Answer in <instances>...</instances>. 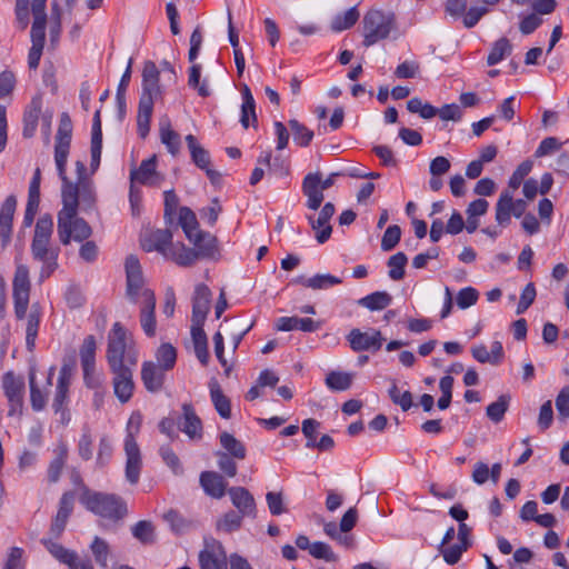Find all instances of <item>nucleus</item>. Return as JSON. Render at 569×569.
Wrapping results in <instances>:
<instances>
[{
  "label": "nucleus",
  "mask_w": 569,
  "mask_h": 569,
  "mask_svg": "<svg viewBox=\"0 0 569 569\" xmlns=\"http://www.w3.org/2000/svg\"><path fill=\"white\" fill-rule=\"evenodd\" d=\"M53 232V220L50 214L41 216L34 228V234L31 242V254L33 260L41 263L39 271V281L43 282L58 269L59 247L51 244Z\"/></svg>",
  "instance_id": "f257e3e1"
},
{
  "label": "nucleus",
  "mask_w": 569,
  "mask_h": 569,
  "mask_svg": "<svg viewBox=\"0 0 569 569\" xmlns=\"http://www.w3.org/2000/svg\"><path fill=\"white\" fill-rule=\"evenodd\" d=\"M164 222L169 227L167 229H157L150 232L142 241L146 251H158L166 259L178 262V256L174 251L172 237L173 232L170 228L178 226V197L174 189L164 191Z\"/></svg>",
  "instance_id": "f03ea898"
},
{
  "label": "nucleus",
  "mask_w": 569,
  "mask_h": 569,
  "mask_svg": "<svg viewBox=\"0 0 569 569\" xmlns=\"http://www.w3.org/2000/svg\"><path fill=\"white\" fill-rule=\"evenodd\" d=\"M77 182H72L67 177V167H63V172L58 173L62 181L61 186V200L62 207L66 208L68 198H73L74 210L81 209L88 211L94 208L97 201V193L94 182L87 176V168L80 160L76 161Z\"/></svg>",
  "instance_id": "7ed1b4c3"
},
{
  "label": "nucleus",
  "mask_w": 569,
  "mask_h": 569,
  "mask_svg": "<svg viewBox=\"0 0 569 569\" xmlns=\"http://www.w3.org/2000/svg\"><path fill=\"white\" fill-rule=\"evenodd\" d=\"M106 358L110 368L134 367L138 362L136 341L120 322H114L108 333Z\"/></svg>",
  "instance_id": "20e7f679"
},
{
  "label": "nucleus",
  "mask_w": 569,
  "mask_h": 569,
  "mask_svg": "<svg viewBox=\"0 0 569 569\" xmlns=\"http://www.w3.org/2000/svg\"><path fill=\"white\" fill-rule=\"evenodd\" d=\"M73 198H68L66 208L58 212V237L62 244L67 246L74 240L82 242L88 240L92 234V229L89 223L78 217V210H74Z\"/></svg>",
  "instance_id": "39448f33"
},
{
  "label": "nucleus",
  "mask_w": 569,
  "mask_h": 569,
  "mask_svg": "<svg viewBox=\"0 0 569 569\" xmlns=\"http://www.w3.org/2000/svg\"><path fill=\"white\" fill-rule=\"evenodd\" d=\"M80 501L91 512L113 521L122 519L127 513L126 505L114 495L84 490Z\"/></svg>",
  "instance_id": "423d86ee"
},
{
  "label": "nucleus",
  "mask_w": 569,
  "mask_h": 569,
  "mask_svg": "<svg viewBox=\"0 0 569 569\" xmlns=\"http://www.w3.org/2000/svg\"><path fill=\"white\" fill-rule=\"evenodd\" d=\"M365 47H371L380 40L387 39L395 29V16L381 10L368 11L362 20Z\"/></svg>",
  "instance_id": "0eeeda50"
},
{
  "label": "nucleus",
  "mask_w": 569,
  "mask_h": 569,
  "mask_svg": "<svg viewBox=\"0 0 569 569\" xmlns=\"http://www.w3.org/2000/svg\"><path fill=\"white\" fill-rule=\"evenodd\" d=\"M202 44V33L199 28H196L190 37V49L188 52V60L191 67L188 69L187 84L190 89L197 91L198 96L207 98L211 94L208 79L200 81L202 66L196 62Z\"/></svg>",
  "instance_id": "6e6552de"
},
{
  "label": "nucleus",
  "mask_w": 569,
  "mask_h": 569,
  "mask_svg": "<svg viewBox=\"0 0 569 569\" xmlns=\"http://www.w3.org/2000/svg\"><path fill=\"white\" fill-rule=\"evenodd\" d=\"M339 176L340 173L332 172L322 179V173L319 171L308 173L301 186L302 193L307 197L306 207L313 211L318 210L325 199L323 192L335 184Z\"/></svg>",
  "instance_id": "1a4fd4ad"
},
{
  "label": "nucleus",
  "mask_w": 569,
  "mask_h": 569,
  "mask_svg": "<svg viewBox=\"0 0 569 569\" xmlns=\"http://www.w3.org/2000/svg\"><path fill=\"white\" fill-rule=\"evenodd\" d=\"M30 289L29 268L23 263L16 262V271L12 279V297L14 315L18 320H22L26 317L30 300Z\"/></svg>",
  "instance_id": "9d476101"
},
{
  "label": "nucleus",
  "mask_w": 569,
  "mask_h": 569,
  "mask_svg": "<svg viewBox=\"0 0 569 569\" xmlns=\"http://www.w3.org/2000/svg\"><path fill=\"white\" fill-rule=\"evenodd\" d=\"M186 148L191 162L200 170L204 171L211 183L217 184L221 181V173L211 168V157L209 151L200 143L193 134L184 137Z\"/></svg>",
  "instance_id": "9b49d317"
},
{
  "label": "nucleus",
  "mask_w": 569,
  "mask_h": 569,
  "mask_svg": "<svg viewBox=\"0 0 569 569\" xmlns=\"http://www.w3.org/2000/svg\"><path fill=\"white\" fill-rule=\"evenodd\" d=\"M71 137L72 122L69 114L64 112L60 117L54 143V162L58 173H62L63 167H67Z\"/></svg>",
  "instance_id": "f8f14e48"
},
{
  "label": "nucleus",
  "mask_w": 569,
  "mask_h": 569,
  "mask_svg": "<svg viewBox=\"0 0 569 569\" xmlns=\"http://www.w3.org/2000/svg\"><path fill=\"white\" fill-rule=\"evenodd\" d=\"M41 543L56 560L68 566L69 569H93L90 559L80 558L76 551L64 548L52 538H42Z\"/></svg>",
  "instance_id": "ddd939ff"
},
{
  "label": "nucleus",
  "mask_w": 569,
  "mask_h": 569,
  "mask_svg": "<svg viewBox=\"0 0 569 569\" xmlns=\"http://www.w3.org/2000/svg\"><path fill=\"white\" fill-rule=\"evenodd\" d=\"M2 389L9 402V416L21 413L24 396V380L8 371L2 376Z\"/></svg>",
  "instance_id": "4468645a"
},
{
  "label": "nucleus",
  "mask_w": 569,
  "mask_h": 569,
  "mask_svg": "<svg viewBox=\"0 0 569 569\" xmlns=\"http://www.w3.org/2000/svg\"><path fill=\"white\" fill-rule=\"evenodd\" d=\"M126 274H127V296L133 303L142 301V293L144 290H150L144 287L141 266L136 256H129L126 259Z\"/></svg>",
  "instance_id": "2eb2a0df"
},
{
  "label": "nucleus",
  "mask_w": 569,
  "mask_h": 569,
  "mask_svg": "<svg viewBox=\"0 0 569 569\" xmlns=\"http://www.w3.org/2000/svg\"><path fill=\"white\" fill-rule=\"evenodd\" d=\"M126 452V479L131 485H137L142 469V457L134 436L129 431L124 439Z\"/></svg>",
  "instance_id": "dca6fc26"
},
{
  "label": "nucleus",
  "mask_w": 569,
  "mask_h": 569,
  "mask_svg": "<svg viewBox=\"0 0 569 569\" xmlns=\"http://www.w3.org/2000/svg\"><path fill=\"white\" fill-rule=\"evenodd\" d=\"M132 368L129 366L110 368L113 391L121 403L128 402L134 390Z\"/></svg>",
  "instance_id": "f3484780"
},
{
  "label": "nucleus",
  "mask_w": 569,
  "mask_h": 569,
  "mask_svg": "<svg viewBox=\"0 0 569 569\" xmlns=\"http://www.w3.org/2000/svg\"><path fill=\"white\" fill-rule=\"evenodd\" d=\"M347 340L349 342L350 348L356 351H378L383 342V338L379 330H370L368 332H362L359 329H352L347 336Z\"/></svg>",
  "instance_id": "a211bd4d"
},
{
  "label": "nucleus",
  "mask_w": 569,
  "mask_h": 569,
  "mask_svg": "<svg viewBox=\"0 0 569 569\" xmlns=\"http://www.w3.org/2000/svg\"><path fill=\"white\" fill-rule=\"evenodd\" d=\"M140 303V326L147 337H154L157 330L156 321V296L152 290H144Z\"/></svg>",
  "instance_id": "6ab92c4d"
},
{
  "label": "nucleus",
  "mask_w": 569,
  "mask_h": 569,
  "mask_svg": "<svg viewBox=\"0 0 569 569\" xmlns=\"http://www.w3.org/2000/svg\"><path fill=\"white\" fill-rule=\"evenodd\" d=\"M159 73L160 71L153 61L144 62L142 70V92L139 101H154V98L160 93Z\"/></svg>",
  "instance_id": "aec40b11"
},
{
  "label": "nucleus",
  "mask_w": 569,
  "mask_h": 569,
  "mask_svg": "<svg viewBox=\"0 0 569 569\" xmlns=\"http://www.w3.org/2000/svg\"><path fill=\"white\" fill-rule=\"evenodd\" d=\"M199 563L201 569H228V558L220 542L212 545L199 553Z\"/></svg>",
  "instance_id": "412c9836"
},
{
  "label": "nucleus",
  "mask_w": 569,
  "mask_h": 569,
  "mask_svg": "<svg viewBox=\"0 0 569 569\" xmlns=\"http://www.w3.org/2000/svg\"><path fill=\"white\" fill-rule=\"evenodd\" d=\"M16 208L17 199L14 196L7 197L0 207V239L2 247H6L11 240Z\"/></svg>",
  "instance_id": "4be33fe9"
},
{
  "label": "nucleus",
  "mask_w": 569,
  "mask_h": 569,
  "mask_svg": "<svg viewBox=\"0 0 569 569\" xmlns=\"http://www.w3.org/2000/svg\"><path fill=\"white\" fill-rule=\"evenodd\" d=\"M168 370L156 365L153 361H144L141 366V380L150 392L161 390Z\"/></svg>",
  "instance_id": "5701e85b"
},
{
  "label": "nucleus",
  "mask_w": 569,
  "mask_h": 569,
  "mask_svg": "<svg viewBox=\"0 0 569 569\" xmlns=\"http://www.w3.org/2000/svg\"><path fill=\"white\" fill-rule=\"evenodd\" d=\"M228 495L238 512L246 517H256L257 508L253 496L243 487H231Z\"/></svg>",
  "instance_id": "b1692460"
},
{
  "label": "nucleus",
  "mask_w": 569,
  "mask_h": 569,
  "mask_svg": "<svg viewBox=\"0 0 569 569\" xmlns=\"http://www.w3.org/2000/svg\"><path fill=\"white\" fill-rule=\"evenodd\" d=\"M97 342L93 336H87L80 348V361L83 370L84 381L90 386V379L96 369Z\"/></svg>",
  "instance_id": "393cba45"
},
{
  "label": "nucleus",
  "mask_w": 569,
  "mask_h": 569,
  "mask_svg": "<svg viewBox=\"0 0 569 569\" xmlns=\"http://www.w3.org/2000/svg\"><path fill=\"white\" fill-rule=\"evenodd\" d=\"M183 422L180 428L192 441H200L203 437V426L200 417L196 413L191 405L182 406Z\"/></svg>",
  "instance_id": "a878e982"
},
{
  "label": "nucleus",
  "mask_w": 569,
  "mask_h": 569,
  "mask_svg": "<svg viewBox=\"0 0 569 569\" xmlns=\"http://www.w3.org/2000/svg\"><path fill=\"white\" fill-rule=\"evenodd\" d=\"M157 156L153 154L149 159L143 160L138 169L131 170V184L139 182L141 184L154 186L158 183V173L156 171Z\"/></svg>",
  "instance_id": "bb28decb"
},
{
  "label": "nucleus",
  "mask_w": 569,
  "mask_h": 569,
  "mask_svg": "<svg viewBox=\"0 0 569 569\" xmlns=\"http://www.w3.org/2000/svg\"><path fill=\"white\" fill-rule=\"evenodd\" d=\"M42 318L41 306L36 302L31 306L29 313H26V346L29 351H32L36 347V339Z\"/></svg>",
  "instance_id": "cd10ccee"
},
{
  "label": "nucleus",
  "mask_w": 569,
  "mask_h": 569,
  "mask_svg": "<svg viewBox=\"0 0 569 569\" xmlns=\"http://www.w3.org/2000/svg\"><path fill=\"white\" fill-rule=\"evenodd\" d=\"M187 240L192 248L204 250L206 254L213 259L220 254L219 241L217 237L209 231L202 230L198 233H193L191 237H187Z\"/></svg>",
  "instance_id": "c85d7f7f"
},
{
  "label": "nucleus",
  "mask_w": 569,
  "mask_h": 569,
  "mask_svg": "<svg viewBox=\"0 0 569 569\" xmlns=\"http://www.w3.org/2000/svg\"><path fill=\"white\" fill-rule=\"evenodd\" d=\"M200 485L204 492L214 499H220L226 493L227 482L218 472L203 471L200 475Z\"/></svg>",
  "instance_id": "c756f323"
},
{
  "label": "nucleus",
  "mask_w": 569,
  "mask_h": 569,
  "mask_svg": "<svg viewBox=\"0 0 569 569\" xmlns=\"http://www.w3.org/2000/svg\"><path fill=\"white\" fill-rule=\"evenodd\" d=\"M320 327L321 323L311 318L281 317L277 321V329L280 331L301 330L303 332H315Z\"/></svg>",
  "instance_id": "7c9ffc66"
},
{
  "label": "nucleus",
  "mask_w": 569,
  "mask_h": 569,
  "mask_svg": "<svg viewBox=\"0 0 569 569\" xmlns=\"http://www.w3.org/2000/svg\"><path fill=\"white\" fill-rule=\"evenodd\" d=\"M42 109V100L40 97H34L23 112V136L31 138L38 126L39 117Z\"/></svg>",
  "instance_id": "2f4dec72"
},
{
  "label": "nucleus",
  "mask_w": 569,
  "mask_h": 569,
  "mask_svg": "<svg viewBox=\"0 0 569 569\" xmlns=\"http://www.w3.org/2000/svg\"><path fill=\"white\" fill-rule=\"evenodd\" d=\"M242 96V104H241V117L240 123L244 129H248L250 126V119L252 120V126L257 128L258 120L256 113V102L247 84L243 86L241 91Z\"/></svg>",
  "instance_id": "473e14b6"
},
{
  "label": "nucleus",
  "mask_w": 569,
  "mask_h": 569,
  "mask_svg": "<svg viewBox=\"0 0 569 569\" xmlns=\"http://www.w3.org/2000/svg\"><path fill=\"white\" fill-rule=\"evenodd\" d=\"M210 398L214 409L219 416L223 419L231 417V403L227 396H224L220 385L216 380H211L209 383Z\"/></svg>",
  "instance_id": "72a5a7b5"
},
{
  "label": "nucleus",
  "mask_w": 569,
  "mask_h": 569,
  "mask_svg": "<svg viewBox=\"0 0 569 569\" xmlns=\"http://www.w3.org/2000/svg\"><path fill=\"white\" fill-rule=\"evenodd\" d=\"M190 333L196 357L199 362L206 367L209 362L210 356L208 351V338L203 327H191Z\"/></svg>",
  "instance_id": "f704fd0d"
},
{
  "label": "nucleus",
  "mask_w": 569,
  "mask_h": 569,
  "mask_svg": "<svg viewBox=\"0 0 569 569\" xmlns=\"http://www.w3.org/2000/svg\"><path fill=\"white\" fill-rule=\"evenodd\" d=\"M70 386V369L68 366H63L60 369L57 387H56V395L52 403V408L56 412H59L63 409V406L68 398V391Z\"/></svg>",
  "instance_id": "c9c22d12"
},
{
  "label": "nucleus",
  "mask_w": 569,
  "mask_h": 569,
  "mask_svg": "<svg viewBox=\"0 0 569 569\" xmlns=\"http://www.w3.org/2000/svg\"><path fill=\"white\" fill-rule=\"evenodd\" d=\"M159 136L167 150L176 156L178 152V134L173 130L171 120L167 116L159 119Z\"/></svg>",
  "instance_id": "e433bc0d"
},
{
  "label": "nucleus",
  "mask_w": 569,
  "mask_h": 569,
  "mask_svg": "<svg viewBox=\"0 0 569 569\" xmlns=\"http://www.w3.org/2000/svg\"><path fill=\"white\" fill-rule=\"evenodd\" d=\"M512 207V194L508 190L502 191L496 204V221L499 226L507 227L510 223Z\"/></svg>",
  "instance_id": "4c0bfd02"
},
{
  "label": "nucleus",
  "mask_w": 569,
  "mask_h": 569,
  "mask_svg": "<svg viewBox=\"0 0 569 569\" xmlns=\"http://www.w3.org/2000/svg\"><path fill=\"white\" fill-rule=\"evenodd\" d=\"M68 458V446L60 442L56 449V457L48 468V479L50 482H57Z\"/></svg>",
  "instance_id": "58836bf2"
},
{
  "label": "nucleus",
  "mask_w": 569,
  "mask_h": 569,
  "mask_svg": "<svg viewBox=\"0 0 569 569\" xmlns=\"http://www.w3.org/2000/svg\"><path fill=\"white\" fill-rule=\"evenodd\" d=\"M392 302V297L386 291H375L358 300V305L378 311L387 308Z\"/></svg>",
  "instance_id": "ea45409f"
},
{
  "label": "nucleus",
  "mask_w": 569,
  "mask_h": 569,
  "mask_svg": "<svg viewBox=\"0 0 569 569\" xmlns=\"http://www.w3.org/2000/svg\"><path fill=\"white\" fill-rule=\"evenodd\" d=\"M220 445L226 450V453L232 456L238 460H243L247 456L244 445L238 440L233 435L224 431L220 433Z\"/></svg>",
  "instance_id": "a19ab883"
},
{
  "label": "nucleus",
  "mask_w": 569,
  "mask_h": 569,
  "mask_svg": "<svg viewBox=\"0 0 569 569\" xmlns=\"http://www.w3.org/2000/svg\"><path fill=\"white\" fill-rule=\"evenodd\" d=\"M153 111V102L139 101L137 116V131L140 138L144 139L150 131V120Z\"/></svg>",
  "instance_id": "79ce46f5"
},
{
  "label": "nucleus",
  "mask_w": 569,
  "mask_h": 569,
  "mask_svg": "<svg viewBox=\"0 0 569 569\" xmlns=\"http://www.w3.org/2000/svg\"><path fill=\"white\" fill-rule=\"evenodd\" d=\"M307 219L312 230L316 231V239L319 243H325L330 239L332 227L329 219L320 213L317 218L313 214L307 216Z\"/></svg>",
  "instance_id": "37998d69"
},
{
  "label": "nucleus",
  "mask_w": 569,
  "mask_h": 569,
  "mask_svg": "<svg viewBox=\"0 0 569 569\" xmlns=\"http://www.w3.org/2000/svg\"><path fill=\"white\" fill-rule=\"evenodd\" d=\"M180 228L186 238L202 231L196 212L189 207L180 206Z\"/></svg>",
  "instance_id": "c03bdc74"
},
{
  "label": "nucleus",
  "mask_w": 569,
  "mask_h": 569,
  "mask_svg": "<svg viewBox=\"0 0 569 569\" xmlns=\"http://www.w3.org/2000/svg\"><path fill=\"white\" fill-rule=\"evenodd\" d=\"M180 228L186 238L202 231L196 212L189 207L180 206Z\"/></svg>",
  "instance_id": "a18cd8bd"
},
{
  "label": "nucleus",
  "mask_w": 569,
  "mask_h": 569,
  "mask_svg": "<svg viewBox=\"0 0 569 569\" xmlns=\"http://www.w3.org/2000/svg\"><path fill=\"white\" fill-rule=\"evenodd\" d=\"M359 17H360L359 11L357 10L356 7H352V8L348 9L345 13L337 14L332 19L331 26H330L331 30L335 32H341L343 30L350 29L351 27H353L357 23Z\"/></svg>",
  "instance_id": "49530a36"
},
{
  "label": "nucleus",
  "mask_w": 569,
  "mask_h": 569,
  "mask_svg": "<svg viewBox=\"0 0 569 569\" xmlns=\"http://www.w3.org/2000/svg\"><path fill=\"white\" fill-rule=\"evenodd\" d=\"M510 396L509 395H501L499 398L491 402L487 409L486 415L487 417L495 423H499L503 418L505 415L509 408L510 405Z\"/></svg>",
  "instance_id": "de8ad7c7"
},
{
  "label": "nucleus",
  "mask_w": 569,
  "mask_h": 569,
  "mask_svg": "<svg viewBox=\"0 0 569 569\" xmlns=\"http://www.w3.org/2000/svg\"><path fill=\"white\" fill-rule=\"evenodd\" d=\"M156 365L172 370L177 360V350L171 343H161L156 351Z\"/></svg>",
  "instance_id": "09e8293b"
},
{
  "label": "nucleus",
  "mask_w": 569,
  "mask_h": 569,
  "mask_svg": "<svg viewBox=\"0 0 569 569\" xmlns=\"http://www.w3.org/2000/svg\"><path fill=\"white\" fill-rule=\"evenodd\" d=\"M288 124L292 132L295 143L300 147H308L313 139V131L296 119L289 120Z\"/></svg>",
  "instance_id": "8fccbe9b"
},
{
  "label": "nucleus",
  "mask_w": 569,
  "mask_h": 569,
  "mask_svg": "<svg viewBox=\"0 0 569 569\" xmlns=\"http://www.w3.org/2000/svg\"><path fill=\"white\" fill-rule=\"evenodd\" d=\"M511 50H512V46L507 38L502 37V38L498 39L493 43V46L487 57L488 66L498 64L501 60H503V58L506 56H509L511 53Z\"/></svg>",
  "instance_id": "3c124183"
},
{
  "label": "nucleus",
  "mask_w": 569,
  "mask_h": 569,
  "mask_svg": "<svg viewBox=\"0 0 569 569\" xmlns=\"http://www.w3.org/2000/svg\"><path fill=\"white\" fill-rule=\"evenodd\" d=\"M352 375L341 371H331L326 377V385L333 391H345L351 387Z\"/></svg>",
  "instance_id": "603ef678"
},
{
  "label": "nucleus",
  "mask_w": 569,
  "mask_h": 569,
  "mask_svg": "<svg viewBox=\"0 0 569 569\" xmlns=\"http://www.w3.org/2000/svg\"><path fill=\"white\" fill-rule=\"evenodd\" d=\"M407 109L411 113H418L422 119H432L438 113V108L428 102H422L418 97H413L407 101Z\"/></svg>",
  "instance_id": "864d4df0"
},
{
  "label": "nucleus",
  "mask_w": 569,
  "mask_h": 569,
  "mask_svg": "<svg viewBox=\"0 0 569 569\" xmlns=\"http://www.w3.org/2000/svg\"><path fill=\"white\" fill-rule=\"evenodd\" d=\"M342 280L336 276L326 273V274H316L311 278H308L303 281V287L311 288L313 290H323L336 284H340Z\"/></svg>",
  "instance_id": "5fc2aeb1"
},
{
  "label": "nucleus",
  "mask_w": 569,
  "mask_h": 569,
  "mask_svg": "<svg viewBox=\"0 0 569 569\" xmlns=\"http://www.w3.org/2000/svg\"><path fill=\"white\" fill-rule=\"evenodd\" d=\"M29 385H30V401L32 409L40 411L47 403V392H42L41 389L36 385V371L30 369L29 372Z\"/></svg>",
  "instance_id": "6e6d98bb"
},
{
  "label": "nucleus",
  "mask_w": 569,
  "mask_h": 569,
  "mask_svg": "<svg viewBox=\"0 0 569 569\" xmlns=\"http://www.w3.org/2000/svg\"><path fill=\"white\" fill-rule=\"evenodd\" d=\"M408 258L403 252H397L388 259L389 277L395 281H399L405 277V267Z\"/></svg>",
  "instance_id": "4d7b16f0"
},
{
  "label": "nucleus",
  "mask_w": 569,
  "mask_h": 569,
  "mask_svg": "<svg viewBox=\"0 0 569 569\" xmlns=\"http://www.w3.org/2000/svg\"><path fill=\"white\" fill-rule=\"evenodd\" d=\"M209 259L212 258L206 254L204 250H198L192 247H187L183 243H180V266L190 267L200 260Z\"/></svg>",
  "instance_id": "13d9d810"
},
{
  "label": "nucleus",
  "mask_w": 569,
  "mask_h": 569,
  "mask_svg": "<svg viewBox=\"0 0 569 569\" xmlns=\"http://www.w3.org/2000/svg\"><path fill=\"white\" fill-rule=\"evenodd\" d=\"M90 550L94 557L96 562L102 567H108V558L110 555V548L106 540L100 537H94L93 541L90 545Z\"/></svg>",
  "instance_id": "bf43d9fd"
},
{
  "label": "nucleus",
  "mask_w": 569,
  "mask_h": 569,
  "mask_svg": "<svg viewBox=\"0 0 569 569\" xmlns=\"http://www.w3.org/2000/svg\"><path fill=\"white\" fill-rule=\"evenodd\" d=\"M131 531L133 537L143 545H150L154 542V528L150 521H138L132 527Z\"/></svg>",
  "instance_id": "052dcab7"
},
{
  "label": "nucleus",
  "mask_w": 569,
  "mask_h": 569,
  "mask_svg": "<svg viewBox=\"0 0 569 569\" xmlns=\"http://www.w3.org/2000/svg\"><path fill=\"white\" fill-rule=\"evenodd\" d=\"M244 516L237 511H228L223 515V517L217 522V527L219 530L224 532H233L238 530L242 525V519Z\"/></svg>",
  "instance_id": "680f3d73"
},
{
  "label": "nucleus",
  "mask_w": 569,
  "mask_h": 569,
  "mask_svg": "<svg viewBox=\"0 0 569 569\" xmlns=\"http://www.w3.org/2000/svg\"><path fill=\"white\" fill-rule=\"evenodd\" d=\"M389 397L393 403L400 406L403 411H408L412 407V395L410 391L400 393L396 381H392L391 387L388 390Z\"/></svg>",
  "instance_id": "e2e57ef3"
},
{
  "label": "nucleus",
  "mask_w": 569,
  "mask_h": 569,
  "mask_svg": "<svg viewBox=\"0 0 569 569\" xmlns=\"http://www.w3.org/2000/svg\"><path fill=\"white\" fill-rule=\"evenodd\" d=\"M73 505L74 493L72 491L64 492L60 499L59 509L54 518L67 523L72 513Z\"/></svg>",
  "instance_id": "0e129e2a"
},
{
  "label": "nucleus",
  "mask_w": 569,
  "mask_h": 569,
  "mask_svg": "<svg viewBox=\"0 0 569 569\" xmlns=\"http://www.w3.org/2000/svg\"><path fill=\"white\" fill-rule=\"evenodd\" d=\"M478 299V290L475 289L473 287H466L458 291L456 302L460 309H467L476 305Z\"/></svg>",
  "instance_id": "69168bd1"
},
{
  "label": "nucleus",
  "mask_w": 569,
  "mask_h": 569,
  "mask_svg": "<svg viewBox=\"0 0 569 569\" xmlns=\"http://www.w3.org/2000/svg\"><path fill=\"white\" fill-rule=\"evenodd\" d=\"M401 229L398 224L389 226L382 237L381 248L383 251H391L400 241Z\"/></svg>",
  "instance_id": "338daca9"
},
{
  "label": "nucleus",
  "mask_w": 569,
  "mask_h": 569,
  "mask_svg": "<svg viewBox=\"0 0 569 569\" xmlns=\"http://www.w3.org/2000/svg\"><path fill=\"white\" fill-rule=\"evenodd\" d=\"M537 296L536 287L532 282H529L523 288L520 299L517 306L516 313L521 315L529 309V307L533 303Z\"/></svg>",
  "instance_id": "774afa93"
}]
</instances>
